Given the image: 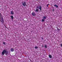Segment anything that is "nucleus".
I'll return each instance as SVG.
<instances>
[{"instance_id":"12","label":"nucleus","mask_w":62,"mask_h":62,"mask_svg":"<svg viewBox=\"0 0 62 62\" xmlns=\"http://www.w3.org/2000/svg\"><path fill=\"white\" fill-rule=\"evenodd\" d=\"M42 22H44V20L43 19H42Z\"/></svg>"},{"instance_id":"14","label":"nucleus","mask_w":62,"mask_h":62,"mask_svg":"<svg viewBox=\"0 0 62 62\" xmlns=\"http://www.w3.org/2000/svg\"><path fill=\"white\" fill-rule=\"evenodd\" d=\"M36 11H39V9H36Z\"/></svg>"},{"instance_id":"15","label":"nucleus","mask_w":62,"mask_h":62,"mask_svg":"<svg viewBox=\"0 0 62 62\" xmlns=\"http://www.w3.org/2000/svg\"><path fill=\"white\" fill-rule=\"evenodd\" d=\"M36 8H39V6H37Z\"/></svg>"},{"instance_id":"2","label":"nucleus","mask_w":62,"mask_h":62,"mask_svg":"<svg viewBox=\"0 0 62 62\" xmlns=\"http://www.w3.org/2000/svg\"><path fill=\"white\" fill-rule=\"evenodd\" d=\"M22 3L23 6H24V7H25V6H27V4H26V3L25 1H22Z\"/></svg>"},{"instance_id":"1","label":"nucleus","mask_w":62,"mask_h":62,"mask_svg":"<svg viewBox=\"0 0 62 62\" xmlns=\"http://www.w3.org/2000/svg\"><path fill=\"white\" fill-rule=\"evenodd\" d=\"M2 55H4L5 54L7 55L8 54V52L6 50H4L2 53Z\"/></svg>"},{"instance_id":"22","label":"nucleus","mask_w":62,"mask_h":62,"mask_svg":"<svg viewBox=\"0 0 62 62\" xmlns=\"http://www.w3.org/2000/svg\"><path fill=\"white\" fill-rule=\"evenodd\" d=\"M61 46H62V44H61Z\"/></svg>"},{"instance_id":"13","label":"nucleus","mask_w":62,"mask_h":62,"mask_svg":"<svg viewBox=\"0 0 62 62\" xmlns=\"http://www.w3.org/2000/svg\"><path fill=\"white\" fill-rule=\"evenodd\" d=\"M45 48H47V45H45Z\"/></svg>"},{"instance_id":"5","label":"nucleus","mask_w":62,"mask_h":62,"mask_svg":"<svg viewBox=\"0 0 62 62\" xmlns=\"http://www.w3.org/2000/svg\"><path fill=\"white\" fill-rule=\"evenodd\" d=\"M10 50L11 52H13V51H14V49H13V48H11Z\"/></svg>"},{"instance_id":"6","label":"nucleus","mask_w":62,"mask_h":62,"mask_svg":"<svg viewBox=\"0 0 62 62\" xmlns=\"http://www.w3.org/2000/svg\"><path fill=\"white\" fill-rule=\"evenodd\" d=\"M49 56L50 58H52V56H51V55L49 54Z\"/></svg>"},{"instance_id":"24","label":"nucleus","mask_w":62,"mask_h":62,"mask_svg":"<svg viewBox=\"0 0 62 62\" xmlns=\"http://www.w3.org/2000/svg\"><path fill=\"white\" fill-rule=\"evenodd\" d=\"M42 39H43V38H42Z\"/></svg>"},{"instance_id":"20","label":"nucleus","mask_w":62,"mask_h":62,"mask_svg":"<svg viewBox=\"0 0 62 62\" xmlns=\"http://www.w3.org/2000/svg\"><path fill=\"white\" fill-rule=\"evenodd\" d=\"M4 26H5V27L6 28H7V27H6V25H5Z\"/></svg>"},{"instance_id":"10","label":"nucleus","mask_w":62,"mask_h":62,"mask_svg":"<svg viewBox=\"0 0 62 62\" xmlns=\"http://www.w3.org/2000/svg\"><path fill=\"white\" fill-rule=\"evenodd\" d=\"M41 6H40L39 7V9L40 10H41Z\"/></svg>"},{"instance_id":"16","label":"nucleus","mask_w":62,"mask_h":62,"mask_svg":"<svg viewBox=\"0 0 62 62\" xmlns=\"http://www.w3.org/2000/svg\"><path fill=\"white\" fill-rule=\"evenodd\" d=\"M1 22H2V23H3V22H4V20H2L1 21Z\"/></svg>"},{"instance_id":"23","label":"nucleus","mask_w":62,"mask_h":62,"mask_svg":"<svg viewBox=\"0 0 62 62\" xmlns=\"http://www.w3.org/2000/svg\"><path fill=\"white\" fill-rule=\"evenodd\" d=\"M54 9H53V11H54Z\"/></svg>"},{"instance_id":"8","label":"nucleus","mask_w":62,"mask_h":62,"mask_svg":"<svg viewBox=\"0 0 62 62\" xmlns=\"http://www.w3.org/2000/svg\"><path fill=\"white\" fill-rule=\"evenodd\" d=\"M46 16H43V19H46Z\"/></svg>"},{"instance_id":"18","label":"nucleus","mask_w":62,"mask_h":62,"mask_svg":"<svg viewBox=\"0 0 62 62\" xmlns=\"http://www.w3.org/2000/svg\"><path fill=\"white\" fill-rule=\"evenodd\" d=\"M3 44H5V42H3Z\"/></svg>"},{"instance_id":"17","label":"nucleus","mask_w":62,"mask_h":62,"mask_svg":"<svg viewBox=\"0 0 62 62\" xmlns=\"http://www.w3.org/2000/svg\"><path fill=\"white\" fill-rule=\"evenodd\" d=\"M49 4H48L46 5L47 7H48V6H49Z\"/></svg>"},{"instance_id":"3","label":"nucleus","mask_w":62,"mask_h":62,"mask_svg":"<svg viewBox=\"0 0 62 62\" xmlns=\"http://www.w3.org/2000/svg\"><path fill=\"white\" fill-rule=\"evenodd\" d=\"M32 15H33V16H36V14L34 12H32L31 14Z\"/></svg>"},{"instance_id":"11","label":"nucleus","mask_w":62,"mask_h":62,"mask_svg":"<svg viewBox=\"0 0 62 62\" xmlns=\"http://www.w3.org/2000/svg\"><path fill=\"white\" fill-rule=\"evenodd\" d=\"M54 6H55V7H56L57 8H58V6H57V5H55Z\"/></svg>"},{"instance_id":"21","label":"nucleus","mask_w":62,"mask_h":62,"mask_svg":"<svg viewBox=\"0 0 62 62\" xmlns=\"http://www.w3.org/2000/svg\"><path fill=\"white\" fill-rule=\"evenodd\" d=\"M1 13H0V16H1Z\"/></svg>"},{"instance_id":"7","label":"nucleus","mask_w":62,"mask_h":62,"mask_svg":"<svg viewBox=\"0 0 62 62\" xmlns=\"http://www.w3.org/2000/svg\"><path fill=\"white\" fill-rule=\"evenodd\" d=\"M11 17L12 19H13V16H11Z\"/></svg>"},{"instance_id":"9","label":"nucleus","mask_w":62,"mask_h":62,"mask_svg":"<svg viewBox=\"0 0 62 62\" xmlns=\"http://www.w3.org/2000/svg\"><path fill=\"white\" fill-rule=\"evenodd\" d=\"M35 49H38V47L37 46H36L35 47Z\"/></svg>"},{"instance_id":"4","label":"nucleus","mask_w":62,"mask_h":62,"mask_svg":"<svg viewBox=\"0 0 62 62\" xmlns=\"http://www.w3.org/2000/svg\"><path fill=\"white\" fill-rule=\"evenodd\" d=\"M11 15H13V14H14V13L13 11H12L11 12Z\"/></svg>"},{"instance_id":"19","label":"nucleus","mask_w":62,"mask_h":62,"mask_svg":"<svg viewBox=\"0 0 62 62\" xmlns=\"http://www.w3.org/2000/svg\"><path fill=\"white\" fill-rule=\"evenodd\" d=\"M4 26H5V27L6 28H7V27H6V25H5Z\"/></svg>"}]
</instances>
